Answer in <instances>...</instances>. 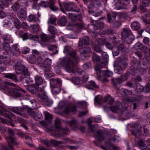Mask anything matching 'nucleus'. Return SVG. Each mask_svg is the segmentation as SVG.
<instances>
[{"instance_id": "f257e3e1", "label": "nucleus", "mask_w": 150, "mask_h": 150, "mask_svg": "<svg viewBox=\"0 0 150 150\" xmlns=\"http://www.w3.org/2000/svg\"><path fill=\"white\" fill-rule=\"evenodd\" d=\"M64 52L69 54L70 57L73 58L74 60V62L71 59L65 57L64 58L61 62V64L67 72L70 73H74L75 70V68L76 64L79 62V57L76 55V52L73 50L69 52V50L65 47Z\"/></svg>"}, {"instance_id": "f03ea898", "label": "nucleus", "mask_w": 150, "mask_h": 150, "mask_svg": "<svg viewBox=\"0 0 150 150\" xmlns=\"http://www.w3.org/2000/svg\"><path fill=\"white\" fill-rule=\"evenodd\" d=\"M37 97L38 100L40 102H44L48 106H50L52 103V102L49 100L48 98L45 94V92L43 88H39L38 85H37L36 93Z\"/></svg>"}, {"instance_id": "7ed1b4c3", "label": "nucleus", "mask_w": 150, "mask_h": 150, "mask_svg": "<svg viewBox=\"0 0 150 150\" xmlns=\"http://www.w3.org/2000/svg\"><path fill=\"white\" fill-rule=\"evenodd\" d=\"M9 136L6 137V139L8 142L9 148L12 150L14 149L13 146L17 144V140L15 137V133L11 129L8 130Z\"/></svg>"}, {"instance_id": "20e7f679", "label": "nucleus", "mask_w": 150, "mask_h": 150, "mask_svg": "<svg viewBox=\"0 0 150 150\" xmlns=\"http://www.w3.org/2000/svg\"><path fill=\"white\" fill-rule=\"evenodd\" d=\"M7 91L9 95L13 96L16 97H18L21 96V91L23 93H26L25 90L20 88H7Z\"/></svg>"}, {"instance_id": "39448f33", "label": "nucleus", "mask_w": 150, "mask_h": 150, "mask_svg": "<svg viewBox=\"0 0 150 150\" xmlns=\"http://www.w3.org/2000/svg\"><path fill=\"white\" fill-rule=\"evenodd\" d=\"M95 69L98 76L97 77L98 80H99L101 76V74L103 75L108 77L111 76L112 75V72L107 70L102 71L100 69V68L98 66H96Z\"/></svg>"}, {"instance_id": "423d86ee", "label": "nucleus", "mask_w": 150, "mask_h": 150, "mask_svg": "<svg viewBox=\"0 0 150 150\" xmlns=\"http://www.w3.org/2000/svg\"><path fill=\"white\" fill-rule=\"evenodd\" d=\"M15 71L16 73L18 74H22L24 75L27 76L30 74L27 68L22 64L16 66L15 68Z\"/></svg>"}, {"instance_id": "0eeeda50", "label": "nucleus", "mask_w": 150, "mask_h": 150, "mask_svg": "<svg viewBox=\"0 0 150 150\" xmlns=\"http://www.w3.org/2000/svg\"><path fill=\"white\" fill-rule=\"evenodd\" d=\"M141 126L139 123H136L134 125V127L131 130V132L132 134L134 135L136 138L139 137L141 134Z\"/></svg>"}, {"instance_id": "6e6552de", "label": "nucleus", "mask_w": 150, "mask_h": 150, "mask_svg": "<svg viewBox=\"0 0 150 150\" xmlns=\"http://www.w3.org/2000/svg\"><path fill=\"white\" fill-rule=\"evenodd\" d=\"M44 113L45 115V120L46 121L45 122L44 121H41L40 122V123L44 125L52 124L53 118L52 115L46 111L44 112Z\"/></svg>"}, {"instance_id": "1a4fd4ad", "label": "nucleus", "mask_w": 150, "mask_h": 150, "mask_svg": "<svg viewBox=\"0 0 150 150\" xmlns=\"http://www.w3.org/2000/svg\"><path fill=\"white\" fill-rule=\"evenodd\" d=\"M114 1L117 10L124 8V6L127 5L129 3V0H115Z\"/></svg>"}, {"instance_id": "9d476101", "label": "nucleus", "mask_w": 150, "mask_h": 150, "mask_svg": "<svg viewBox=\"0 0 150 150\" xmlns=\"http://www.w3.org/2000/svg\"><path fill=\"white\" fill-rule=\"evenodd\" d=\"M11 110L13 112L22 117H28L27 115L24 113L26 110V109L24 108H20L19 107H13L11 108Z\"/></svg>"}, {"instance_id": "9b49d317", "label": "nucleus", "mask_w": 150, "mask_h": 150, "mask_svg": "<svg viewBox=\"0 0 150 150\" xmlns=\"http://www.w3.org/2000/svg\"><path fill=\"white\" fill-rule=\"evenodd\" d=\"M68 132V129L67 128H66L65 129H62L61 128L60 130H58L57 131H55V133L52 134V135L55 137H58L60 136L67 134Z\"/></svg>"}, {"instance_id": "f8f14e48", "label": "nucleus", "mask_w": 150, "mask_h": 150, "mask_svg": "<svg viewBox=\"0 0 150 150\" xmlns=\"http://www.w3.org/2000/svg\"><path fill=\"white\" fill-rule=\"evenodd\" d=\"M29 114L33 117L34 119L36 121H38L42 118V115L39 112L35 113L33 111L30 110L28 111Z\"/></svg>"}, {"instance_id": "ddd939ff", "label": "nucleus", "mask_w": 150, "mask_h": 150, "mask_svg": "<svg viewBox=\"0 0 150 150\" xmlns=\"http://www.w3.org/2000/svg\"><path fill=\"white\" fill-rule=\"evenodd\" d=\"M131 27L133 30L137 31V33L139 35H142L144 30L143 29H141L139 31L140 29V25L139 23L138 22L135 21L132 23L131 25Z\"/></svg>"}, {"instance_id": "4468645a", "label": "nucleus", "mask_w": 150, "mask_h": 150, "mask_svg": "<svg viewBox=\"0 0 150 150\" xmlns=\"http://www.w3.org/2000/svg\"><path fill=\"white\" fill-rule=\"evenodd\" d=\"M65 7L66 10L68 11H74L79 12L80 11V9L72 4L66 3Z\"/></svg>"}, {"instance_id": "2eb2a0df", "label": "nucleus", "mask_w": 150, "mask_h": 150, "mask_svg": "<svg viewBox=\"0 0 150 150\" xmlns=\"http://www.w3.org/2000/svg\"><path fill=\"white\" fill-rule=\"evenodd\" d=\"M0 115L4 116L5 117L11 120L15 117L13 114L10 112H6L5 109L3 108L2 110H0Z\"/></svg>"}, {"instance_id": "dca6fc26", "label": "nucleus", "mask_w": 150, "mask_h": 150, "mask_svg": "<svg viewBox=\"0 0 150 150\" xmlns=\"http://www.w3.org/2000/svg\"><path fill=\"white\" fill-rule=\"evenodd\" d=\"M139 63L137 61H133L132 62V65L129 68L130 73L132 75L135 74L136 70L138 69Z\"/></svg>"}, {"instance_id": "f3484780", "label": "nucleus", "mask_w": 150, "mask_h": 150, "mask_svg": "<svg viewBox=\"0 0 150 150\" xmlns=\"http://www.w3.org/2000/svg\"><path fill=\"white\" fill-rule=\"evenodd\" d=\"M67 123L69 125L72 129L74 130L78 129L79 126L78 120L74 118H72L71 122L68 121Z\"/></svg>"}, {"instance_id": "a211bd4d", "label": "nucleus", "mask_w": 150, "mask_h": 150, "mask_svg": "<svg viewBox=\"0 0 150 150\" xmlns=\"http://www.w3.org/2000/svg\"><path fill=\"white\" fill-rule=\"evenodd\" d=\"M5 76L6 78L13 80L16 82H19L22 81V79L19 80L17 77L16 74L13 73H8L6 74Z\"/></svg>"}, {"instance_id": "6ab92c4d", "label": "nucleus", "mask_w": 150, "mask_h": 150, "mask_svg": "<svg viewBox=\"0 0 150 150\" xmlns=\"http://www.w3.org/2000/svg\"><path fill=\"white\" fill-rule=\"evenodd\" d=\"M17 44H15L11 46V47L10 52L13 55L17 56L20 54V50Z\"/></svg>"}, {"instance_id": "aec40b11", "label": "nucleus", "mask_w": 150, "mask_h": 150, "mask_svg": "<svg viewBox=\"0 0 150 150\" xmlns=\"http://www.w3.org/2000/svg\"><path fill=\"white\" fill-rule=\"evenodd\" d=\"M94 136L96 139L100 142H102L105 139L104 134L101 130L96 131Z\"/></svg>"}, {"instance_id": "412c9836", "label": "nucleus", "mask_w": 150, "mask_h": 150, "mask_svg": "<svg viewBox=\"0 0 150 150\" xmlns=\"http://www.w3.org/2000/svg\"><path fill=\"white\" fill-rule=\"evenodd\" d=\"M83 43L85 45H88L89 44V39L88 37L85 36L83 38H79V42L78 43L79 47H81L83 45Z\"/></svg>"}, {"instance_id": "4be33fe9", "label": "nucleus", "mask_w": 150, "mask_h": 150, "mask_svg": "<svg viewBox=\"0 0 150 150\" xmlns=\"http://www.w3.org/2000/svg\"><path fill=\"white\" fill-rule=\"evenodd\" d=\"M117 65L119 67L122 68H125L127 64L124 59H122L120 57H118L116 60Z\"/></svg>"}, {"instance_id": "5701e85b", "label": "nucleus", "mask_w": 150, "mask_h": 150, "mask_svg": "<svg viewBox=\"0 0 150 150\" xmlns=\"http://www.w3.org/2000/svg\"><path fill=\"white\" fill-rule=\"evenodd\" d=\"M11 3V0H0V10H3L4 8L8 7Z\"/></svg>"}, {"instance_id": "b1692460", "label": "nucleus", "mask_w": 150, "mask_h": 150, "mask_svg": "<svg viewBox=\"0 0 150 150\" xmlns=\"http://www.w3.org/2000/svg\"><path fill=\"white\" fill-rule=\"evenodd\" d=\"M134 48L137 50H140L144 53H146L148 50L146 46L139 42L136 43L134 46Z\"/></svg>"}, {"instance_id": "393cba45", "label": "nucleus", "mask_w": 150, "mask_h": 150, "mask_svg": "<svg viewBox=\"0 0 150 150\" xmlns=\"http://www.w3.org/2000/svg\"><path fill=\"white\" fill-rule=\"evenodd\" d=\"M121 107V103L119 101H116L115 102V106H112L109 107V108L112 112H116L118 110L120 109Z\"/></svg>"}, {"instance_id": "a878e982", "label": "nucleus", "mask_w": 150, "mask_h": 150, "mask_svg": "<svg viewBox=\"0 0 150 150\" xmlns=\"http://www.w3.org/2000/svg\"><path fill=\"white\" fill-rule=\"evenodd\" d=\"M131 30L127 28H123L121 32V36L123 38L127 37L130 34H132Z\"/></svg>"}, {"instance_id": "bb28decb", "label": "nucleus", "mask_w": 150, "mask_h": 150, "mask_svg": "<svg viewBox=\"0 0 150 150\" xmlns=\"http://www.w3.org/2000/svg\"><path fill=\"white\" fill-rule=\"evenodd\" d=\"M149 1H150V0H142L140 6V9L142 12H144L146 11V7L148 5Z\"/></svg>"}, {"instance_id": "cd10ccee", "label": "nucleus", "mask_w": 150, "mask_h": 150, "mask_svg": "<svg viewBox=\"0 0 150 150\" xmlns=\"http://www.w3.org/2000/svg\"><path fill=\"white\" fill-rule=\"evenodd\" d=\"M101 5L100 2L99 0H92L91 3L89 5L88 8L89 9H92L96 6L99 7Z\"/></svg>"}, {"instance_id": "c85d7f7f", "label": "nucleus", "mask_w": 150, "mask_h": 150, "mask_svg": "<svg viewBox=\"0 0 150 150\" xmlns=\"http://www.w3.org/2000/svg\"><path fill=\"white\" fill-rule=\"evenodd\" d=\"M61 81L59 79L52 78L50 81V85L51 87H54L57 84H60Z\"/></svg>"}, {"instance_id": "c756f323", "label": "nucleus", "mask_w": 150, "mask_h": 150, "mask_svg": "<svg viewBox=\"0 0 150 150\" xmlns=\"http://www.w3.org/2000/svg\"><path fill=\"white\" fill-rule=\"evenodd\" d=\"M79 47V51L80 53L85 54L91 52V50L88 47H84L82 48Z\"/></svg>"}, {"instance_id": "7c9ffc66", "label": "nucleus", "mask_w": 150, "mask_h": 150, "mask_svg": "<svg viewBox=\"0 0 150 150\" xmlns=\"http://www.w3.org/2000/svg\"><path fill=\"white\" fill-rule=\"evenodd\" d=\"M105 144L109 148L110 150H120L119 147L115 146H113L108 142H105Z\"/></svg>"}, {"instance_id": "2f4dec72", "label": "nucleus", "mask_w": 150, "mask_h": 150, "mask_svg": "<svg viewBox=\"0 0 150 150\" xmlns=\"http://www.w3.org/2000/svg\"><path fill=\"white\" fill-rule=\"evenodd\" d=\"M67 22V18L65 17H62L58 20L57 23L59 25L64 26L66 25Z\"/></svg>"}, {"instance_id": "473e14b6", "label": "nucleus", "mask_w": 150, "mask_h": 150, "mask_svg": "<svg viewBox=\"0 0 150 150\" xmlns=\"http://www.w3.org/2000/svg\"><path fill=\"white\" fill-rule=\"evenodd\" d=\"M43 82L42 77L38 75H36L35 77L34 83L37 85H41Z\"/></svg>"}, {"instance_id": "72a5a7b5", "label": "nucleus", "mask_w": 150, "mask_h": 150, "mask_svg": "<svg viewBox=\"0 0 150 150\" xmlns=\"http://www.w3.org/2000/svg\"><path fill=\"white\" fill-rule=\"evenodd\" d=\"M89 84L85 85V87L88 89L93 90L95 88L97 87V86L95 83L92 81H91Z\"/></svg>"}, {"instance_id": "f704fd0d", "label": "nucleus", "mask_w": 150, "mask_h": 150, "mask_svg": "<svg viewBox=\"0 0 150 150\" xmlns=\"http://www.w3.org/2000/svg\"><path fill=\"white\" fill-rule=\"evenodd\" d=\"M17 15L20 19H23L26 16L25 12L23 10H20L18 12Z\"/></svg>"}, {"instance_id": "c9c22d12", "label": "nucleus", "mask_w": 150, "mask_h": 150, "mask_svg": "<svg viewBox=\"0 0 150 150\" xmlns=\"http://www.w3.org/2000/svg\"><path fill=\"white\" fill-rule=\"evenodd\" d=\"M55 26H49L48 30L52 35H55L57 33V30L55 27Z\"/></svg>"}, {"instance_id": "e433bc0d", "label": "nucleus", "mask_w": 150, "mask_h": 150, "mask_svg": "<svg viewBox=\"0 0 150 150\" xmlns=\"http://www.w3.org/2000/svg\"><path fill=\"white\" fill-rule=\"evenodd\" d=\"M59 106L60 107L62 108H65V109L64 111V113L66 114H68L70 111L69 108L66 106V104L63 102H60L59 103Z\"/></svg>"}, {"instance_id": "4c0bfd02", "label": "nucleus", "mask_w": 150, "mask_h": 150, "mask_svg": "<svg viewBox=\"0 0 150 150\" xmlns=\"http://www.w3.org/2000/svg\"><path fill=\"white\" fill-rule=\"evenodd\" d=\"M51 59L46 58L42 64V66L44 68H46L50 66L51 63Z\"/></svg>"}, {"instance_id": "58836bf2", "label": "nucleus", "mask_w": 150, "mask_h": 150, "mask_svg": "<svg viewBox=\"0 0 150 150\" xmlns=\"http://www.w3.org/2000/svg\"><path fill=\"white\" fill-rule=\"evenodd\" d=\"M55 1V0H50L48 2L49 6H50V8L54 11H56L58 9V8L54 5Z\"/></svg>"}, {"instance_id": "ea45409f", "label": "nucleus", "mask_w": 150, "mask_h": 150, "mask_svg": "<svg viewBox=\"0 0 150 150\" xmlns=\"http://www.w3.org/2000/svg\"><path fill=\"white\" fill-rule=\"evenodd\" d=\"M56 20L57 19L56 18L51 17L49 18L48 21L49 26L54 25L57 26L56 23Z\"/></svg>"}, {"instance_id": "a19ab883", "label": "nucleus", "mask_w": 150, "mask_h": 150, "mask_svg": "<svg viewBox=\"0 0 150 150\" xmlns=\"http://www.w3.org/2000/svg\"><path fill=\"white\" fill-rule=\"evenodd\" d=\"M27 89L33 94L36 93L37 85L28 86L27 87Z\"/></svg>"}, {"instance_id": "79ce46f5", "label": "nucleus", "mask_w": 150, "mask_h": 150, "mask_svg": "<svg viewBox=\"0 0 150 150\" xmlns=\"http://www.w3.org/2000/svg\"><path fill=\"white\" fill-rule=\"evenodd\" d=\"M104 100L110 105H112L114 101V99L110 96L105 97L104 99Z\"/></svg>"}, {"instance_id": "37998d69", "label": "nucleus", "mask_w": 150, "mask_h": 150, "mask_svg": "<svg viewBox=\"0 0 150 150\" xmlns=\"http://www.w3.org/2000/svg\"><path fill=\"white\" fill-rule=\"evenodd\" d=\"M116 15L115 13H112L111 16L109 14H108L107 16V19L108 22L109 23L115 21Z\"/></svg>"}, {"instance_id": "c03bdc74", "label": "nucleus", "mask_w": 150, "mask_h": 150, "mask_svg": "<svg viewBox=\"0 0 150 150\" xmlns=\"http://www.w3.org/2000/svg\"><path fill=\"white\" fill-rule=\"evenodd\" d=\"M120 94L122 96L129 95L131 94L132 92L127 89L122 88L120 91Z\"/></svg>"}, {"instance_id": "a18cd8bd", "label": "nucleus", "mask_w": 150, "mask_h": 150, "mask_svg": "<svg viewBox=\"0 0 150 150\" xmlns=\"http://www.w3.org/2000/svg\"><path fill=\"white\" fill-rule=\"evenodd\" d=\"M125 41L127 44H130L134 39V35L132 34H130L127 37L124 38Z\"/></svg>"}, {"instance_id": "49530a36", "label": "nucleus", "mask_w": 150, "mask_h": 150, "mask_svg": "<svg viewBox=\"0 0 150 150\" xmlns=\"http://www.w3.org/2000/svg\"><path fill=\"white\" fill-rule=\"evenodd\" d=\"M54 122L56 126L55 131H57L58 130H60V128H62L60 125L61 122L60 119L58 118H56Z\"/></svg>"}, {"instance_id": "de8ad7c7", "label": "nucleus", "mask_w": 150, "mask_h": 150, "mask_svg": "<svg viewBox=\"0 0 150 150\" xmlns=\"http://www.w3.org/2000/svg\"><path fill=\"white\" fill-rule=\"evenodd\" d=\"M40 38L42 40L43 42H49L50 41V38L45 34H42L40 35Z\"/></svg>"}, {"instance_id": "09e8293b", "label": "nucleus", "mask_w": 150, "mask_h": 150, "mask_svg": "<svg viewBox=\"0 0 150 150\" xmlns=\"http://www.w3.org/2000/svg\"><path fill=\"white\" fill-rule=\"evenodd\" d=\"M2 38H3L4 42L6 43H9L12 38L9 35H2Z\"/></svg>"}, {"instance_id": "8fccbe9b", "label": "nucleus", "mask_w": 150, "mask_h": 150, "mask_svg": "<svg viewBox=\"0 0 150 150\" xmlns=\"http://www.w3.org/2000/svg\"><path fill=\"white\" fill-rule=\"evenodd\" d=\"M18 35L22 38L23 40H27V33L24 32L23 31L21 30L18 32Z\"/></svg>"}, {"instance_id": "3c124183", "label": "nucleus", "mask_w": 150, "mask_h": 150, "mask_svg": "<svg viewBox=\"0 0 150 150\" xmlns=\"http://www.w3.org/2000/svg\"><path fill=\"white\" fill-rule=\"evenodd\" d=\"M103 97L97 95L94 98L95 102L98 104H100L102 103Z\"/></svg>"}, {"instance_id": "603ef678", "label": "nucleus", "mask_w": 150, "mask_h": 150, "mask_svg": "<svg viewBox=\"0 0 150 150\" xmlns=\"http://www.w3.org/2000/svg\"><path fill=\"white\" fill-rule=\"evenodd\" d=\"M72 81L74 84L77 85L80 84L82 83L81 79L79 78L73 77Z\"/></svg>"}, {"instance_id": "864d4df0", "label": "nucleus", "mask_w": 150, "mask_h": 150, "mask_svg": "<svg viewBox=\"0 0 150 150\" xmlns=\"http://www.w3.org/2000/svg\"><path fill=\"white\" fill-rule=\"evenodd\" d=\"M13 18L14 20V23L16 27L18 28H20L21 24L19 20L17 18L14 17Z\"/></svg>"}, {"instance_id": "5fc2aeb1", "label": "nucleus", "mask_w": 150, "mask_h": 150, "mask_svg": "<svg viewBox=\"0 0 150 150\" xmlns=\"http://www.w3.org/2000/svg\"><path fill=\"white\" fill-rule=\"evenodd\" d=\"M111 50L113 56H116L118 54L120 51L117 47H113Z\"/></svg>"}, {"instance_id": "6e6d98bb", "label": "nucleus", "mask_w": 150, "mask_h": 150, "mask_svg": "<svg viewBox=\"0 0 150 150\" xmlns=\"http://www.w3.org/2000/svg\"><path fill=\"white\" fill-rule=\"evenodd\" d=\"M24 80L25 83L28 84H33L34 83V82L33 80L30 77L28 76L24 79Z\"/></svg>"}, {"instance_id": "4d7b16f0", "label": "nucleus", "mask_w": 150, "mask_h": 150, "mask_svg": "<svg viewBox=\"0 0 150 150\" xmlns=\"http://www.w3.org/2000/svg\"><path fill=\"white\" fill-rule=\"evenodd\" d=\"M92 45L93 49L96 52H100L102 51V50L99 45H95L93 44H92Z\"/></svg>"}, {"instance_id": "13d9d810", "label": "nucleus", "mask_w": 150, "mask_h": 150, "mask_svg": "<svg viewBox=\"0 0 150 150\" xmlns=\"http://www.w3.org/2000/svg\"><path fill=\"white\" fill-rule=\"evenodd\" d=\"M121 23L119 21H116L113 22L112 26L115 28H118L121 25Z\"/></svg>"}, {"instance_id": "bf43d9fd", "label": "nucleus", "mask_w": 150, "mask_h": 150, "mask_svg": "<svg viewBox=\"0 0 150 150\" xmlns=\"http://www.w3.org/2000/svg\"><path fill=\"white\" fill-rule=\"evenodd\" d=\"M30 27L32 28V31L35 32H36L39 30L40 28L39 25H31Z\"/></svg>"}, {"instance_id": "052dcab7", "label": "nucleus", "mask_w": 150, "mask_h": 150, "mask_svg": "<svg viewBox=\"0 0 150 150\" xmlns=\"http://www.w3.org/2000/svg\"><path fill=\"white\" fill-rule=\"evenodd\" d=\"M117 47V48H118V49L120 51H124L126 49V47H125L124 44L122 43L120 44L119 46Z\"/></svg>"}, {"instance_id": "680f3d73", "label": "nucleus", "mask_w": 150, "mask_h": 150, "mask_svg": "<svg viewBox=\"0 0 150 150\" xmlns=\"http://www.w3.org/2000/svg\"><path fill=\"white\" fill-rule=\"evenodd\" d=\"M105 33L108 34H116V32L111 28H107L105 30Z\"/></svg>"}, {"instance_id": "e2e57ef3", "label": "nucleus", "mask_w": 150, "mask_h": 150, "mask_svg": "<svg viewBox=\"0 0 150 150\" xmlns=\"http://www.w3.org/2000/svg\"><path fill=\"white\" fill-rule=\"evenodd\" d=\"M97 42L98 44L100 45H104L106 42L104 38L99 39L97 40Z\"/></svg>"}, {"instance_id": "0e129e2a", "label": "nucleus", "mask_w": 150, "mask_h": 150, "mask_svg": "<svg viewBox=\"0 0 150 150\" xmlns=\"http://www.w3.org/2000/svg\"><path fill=\"white\" fill-rule=\"evenodd\" d=\"M28 19L30 22H35L36 21V17L32 15H29Z\"/></svg>"}, {"instance_id": "69168bd1", "label": "nucleus", "mask_w": 150, "mask_h": 150, "mask_svg": "<svg viewBox=\"0 0 150 150\" xmlns=\"http://www.w3.org/2000/svg\"><path fill=\"white\" fill-rule=\"evenodd\" d=\"M52 92L54 94H57L59 93L61 89L59 87H52Z\"/></svg>"}, {"instance_id": "338daca9", "label": "nucleus", "mask_w": 150, "mask_h": 150, "mask_svg": "<svg viewBox=\"0 0 150 150\" xmlns=\"http://www.w3.org/2000/svg\"><path fill=\"white\" fill-rule=\"evenodd\" d=\"M12 8L14 11H17L20 8V5L16 3H15L13 4Z\"/></svg>"}, {"instance_id": "774afa93", "label": "nucleus", "mask_w": 150, "mask_h": 150, "mask_svg": "<svg viewBox=\"0 0 150 150\" xmlns=\"http://www.w3.org/2000/svg\"><path fill=\"white\" fill-rule=\"evenodd\" d=\"M125 68L118 67L114 69V71L115 73L118 74H121L123 72V69Z\"/></svg>"}]
</instances>
